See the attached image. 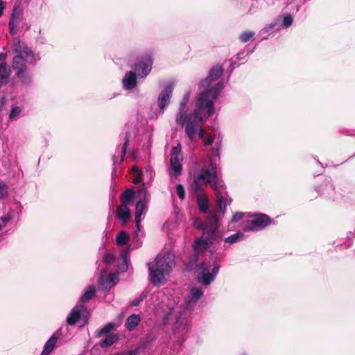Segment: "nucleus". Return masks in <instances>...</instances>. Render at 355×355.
Returning a JSON list of instances; mask_svg holds the SVG:
<instances>
[{"mask_svg":"<svg viewBox=\"0 0 355 355\" xmlns=\"http://www.w3.org/2000/svg\"><path fill=\"white\" fill-rule=\"evenodd\" d=\"M225 85L223 80L202 92L197 99L196 109L190 121H187L185 133L189 140L196 139L199 125L212 116L215 112L214 101L218 98Z\"/></svg>","mask_w":355,"mask_h":355,"instance_id":"nucleus-1","label":"nucleus"},{"mask_svg":"<svg viewBox=\"0 0 355 355\" xmlns=\"http://www.w3.org/2000/svg\"><path fill=\"white\" fill-rule=\"evenodd\" d=\"M16 53L12 58V67L22 85L29 86L33 82V73L28 65H35L39 60L25 43L18 41L14 44Z\"/></svg>","mask_w":355,"mask_h":355,"instance_id":"nucleus-2","label":"nucleus"},{"mask_svg":"<svg viewBox=\"0 0 355 355\" xmlns=\"http://www.w3.org/2000/svg\"><path fill=\"white\" fill-rule=\"evenodd\" d=\"M213 267L209 262L202 261L194 268L196 280L198 284L205 286H209L216 278L220 266L214 261Z\"/></svg>","mask_w":355,"mask_h":355,"instance_id":"nucleus-3","label":"nucleus"},{"mask_svg":"<svg viewBox=\"0 0 355 355\" xmlns=\"http://www.w3.org/2000/svg\"><path fill=\"white\" fill-rule=\"evenodd\" d=\"M193 178L196 179V181L210 184L215 191H217L220 187L217 175V164L213 161L210 162L208 168H201L199 173L195 174Z\"/></svg>","mask_w":355,"mask_h":355,"instance_id":"nucleus-4","label":"nucleus"},{"mask_svg":"<svg viewBox=\"0 0 355 355\" xmlns=\"http://www.w3.org/2000/svg\"><path fill=\"white\" fill-rule=\"evenodd\" d=\"M251 219L248 220L243 226L244 232H259L270 225L273 219L263 213H255L250 216Z\"/></svg>","mask_w":355,"mask_h":355,"instance_id":"nucleus-5","label":"nucleus"},{"mask_svg":"<svg viewBox=\"0 0 355 355\" xmlns=\"http://www.w3.org/2000/svg\"><path fill=\"white\" fill-rule=\"evenodd\" d=\"M153 60L151 53L147 52L138 56L134 64L136 75L139 78H145L151 71Z\"/></svg>","mask_w":355,"mask_h":355,"instance_id":"nucleus-6","label":"nucleus"},{"mask_svg":"<svg viewBox=\"0 0 355 355\" xmlns=\"http://www.w3.org/2000/svg\"><path fill=\"white\" fill-rule=\"evenodd\" d=\"M147 190L143 184L142 188L139 191L140 197L139 200L137 201L135 208V226H136V237L139 238V234L141 230V216L146 209V205L144 200L146 197Z\"/></svg>","mask_w":355,"mask_h":355,"instance_id":"nucleus-7","label":"nucleus"},{"mask_svg":"<svg viewBox=\"0 0 355 355\" xmlns=\"http://www.w3.org/2000/svg\"><path fill=\"white\" fill-rule=\"evenodd\" d=\"M190 326L184 318H177L173 327V336L171 338L174 342L182 343L185 340V336L190 330Z\"/></svg>","mask_w":355,"mask_h":355,"instance_id":"nucleus-8","label":"nucleus"},{"mask_svg":"<svg viewBox=\"0 0 355 355\" xmlns=\"http://www.w3.org/2000/svg\"><path fill=\"white\" fill-rule=\"evenodd\" d=\"M173 89L174 87L173 83H168L160 92L157 98V107L159 114H164L166 109L169 105Z\"/></svg>","mask_w":355,"mask_h":355,"instance_id":"nucleus-9","label":"nucleus"},{"mask_svg":"<svg viewBox=\"0 0 355 355\" xmlns=\"http://www.w3.org/2000/svg\"><path fill=\"white\" fill-rule=\"evenodd\" d=\"M315 191L320 196L334 200L336 199L335 187L329 177H324L322 183L315 187Z\"/></svg>","mask_w":355,"mask_h":355,"instance_id":"nucleus-10","label":"nucleus"},{"mask_svg":"<svg viewBox=\"0 0 355 355\" xmlns=\"http://www.w3.org/2000/svg\"><path fill=\"white\" fill-rule=\"evenodd\" d=\"M223 71L224 69L222 65L218 64L213 66L209 69L207 76L200 81L198 84L199 87H209L213 82L218 80L221 77Z\"/></svg>","mask_w":355,"mask_h":355,"instance_id":"nucleus-11","label":"nucleus"},{"mask_svg":"<svg viewBox=\"0 0 355 355\" xmlns=\"http://www.w3.org/2000/svg\"><path fill=\"white\" fill-rule=\"evenodd\" d=\"M190 96H191L190 90L185 92V94L180 102L178 112L175 116L176 123L178 125H181L182 126L184 125L185 122L190 121L192 118L191 114H186L184 116V111L186 107V105L189 103Z\"/></svg>","mask_w":355,"mask_h":355,"instance_id":"nucleus-12","label":"nucleus"},{"mask_svg":"<svg viewBox=\"0 0 355 355\" xmlns=\"http://www.w3.org/2000/svg\"><path fill=\"white\" fill-rule=\"evenodd\" d=\"M174 258L175 255L173 254L167 253L162 258L158 259L154 263V266L162 271V272L169 275L173 268L175 266Z\"/></svg>","mask_w":355,"mask_h":355,"instance_id":"nucleus-13","label":"nucleus"},{"mask_svg":"<svg viewBox=\"0 0 355 355\" xmlns=\"http://www.w3.org/2000/svg\"><path fill=\"white\" fill-rule=\"evenodd\" d=\"M150 281L155 286L163 285L166 282L165 277L167 275L154 266L153 263H148Z\"/></svg>","mask_w":355,"mask_h":355,"instance_id":"nucleus-14","label":"nucleus"},{"mask_svg":"<svg viewBox=\"0 0 355 355\" xmlns=\"http://www.w3.org/2000/svg\"><path fill=\"white\" fill-rule=\"evenodd\" d=\"M87 307L83 304L75 306L70 311L67 318V322L69 325H75L87 311Z\"/></svg>","mask_w":355,"mask_h":355,"instance_id":"nucleus-15","label":"nucleus"},{"mask_svg":"<svg viewBox=\"0 0 355 355\" xmlns=\"http://www.w3.org/2000/svg\"><path fill=\"white\" fill-rule=\"evenodd\" d=\"M138 76L133 71L125 72L122 79V87L125 90L131 91L136 88L138 83Z\"/></svg>","mask_w":355,"mask_h":355,"instance_id":"nucleus-16","label":"nucleus"},{"mask_svg":"<svg viewBox=\"0 0 355 355\" xmlns=\"http://www.w3.org/2000/svg\"><path fill=\"white\" fill-rule=\"evenodd\" d=\"M62 335V329L55 331L45 343L44 349L40 355H49L53 350L58 339Z\"/></svg>","mask_w":355,"mask_h":355,"instance_id":"nucleus-17","label":"nucleus"},{"mask_svg":"<svg viewBox=\"0 0 355 355\" xmlns=\"http://www.w3.org/2000/svg\"><path fill=\"white\" fill-rule=\"evenodd\" d=\"M202 234L211 242V245L220 243L223 237L222 232L219 230V228L216 227L204 228Z\"/></svg>","mask_w":355,"mask_h":355,"instance_id":"nucleus-18","label":"nucleus"},{"mask_svg":"<svg viewBox=\"0 0 355 355\" xmlns=\"http://www.w3.org/2000/svg\"><path fill=\"white\" fill-rule=\"evenodd\" d=\"M211 245V242L203 234L201 237L196 239L193 243V250L198 253L208 250Z\"/></svg>","mask_w":355,"mask_h":355,"instance_id":"nucleus-19","label":"nucleus"},{"mask_svg":"<svg viewBox=\"0 0 355 355\" xmlns=\"http://www.w3.org/2000/svg\"><path fill=\"white\" fill-rule=\"evenodd\" d=\"M203 295L204 291L202 288L198 287L191 288L190 293L186 300V304L188 306L196 304Z\"/></svg>","mask_w":355,"mask_h":355,"instance_id":"nucleus-20","label":"nucleus"},{"mask_svg":"<svg viewBox=\"0 0 355 355\" xmlns=\"http://www.w3.org/2000/svg\"><path fill=\"white\" fill-rule=\"evenodd\" d=\"M130 263V254L128 250H123L121 254L120 261L117 263L116 270L118 272H126Z\"/></svg>","mask_w":355,"mask_h":355,"instance_id":"nucleus-21","label":"nucleus"},{"mask_svg":"<svg viewBox=\"0 0 355 355\" xmlns=\"http://www.w3.org/2000/svg\"><path fill=\"white\" fill-rule=\"evenodd\" d=\"M10 76L6 62H0V88L8 83Z\"/></svg>","mask_w":355,"mask_h":355,"instance_id":"nucleus-22","label":"nucleus"},{"mask_svg":"<svg viewBox=\"0 0 355 355\" xmlns=\"http://www.w3.org/2000/svg\"><path fill=\"white\" fill-rule=\"evenodd\" d=\"M116 216L123 224L126 223L130 218V211L127 205H121L117 207Z\"/></svg>","mask_w":355,"mask_h":355,"instance_id":"nucleus-23","label":"nucleus"},{"mask_svg":"<svg viewBox=\"0 0 355 355\" xmlns=\"http://www.w3.org/2000/svg\"><path fill=\"white\" fill-rule=\"evenodd\" d=\"M141 317L137 314H131L128 316L125 320V328L131 331L134 330L140 323Z\"/></svg>","mask_w":355,"mask_h":355,"instance_id":"nucleus-24","label":"nucleus"},{"mask_svg":"<svg viewBox=\"0 0 355 355\" xmlns=\"http://www.w3.org/2000/svg\"><path fill=\"white\" fill-rule=\"evenodd\" d=\"M130 137V132H125V133L120 135V139L123 141L121 144V147L120 150V162H122L124 159V157L126 153L127 148L129 145V140Z\"/></svg>","mask_w":355,"mask_h":355,"instance_id":"nucleus-25","label":"nucleus"},{"mask_svg":"<svg viewBox=\"0 0 355 355\" xmlns=\"http://www.w3.org/2000/svg\"><path fill=\"white\" fill-rule=\"evenodd\" d=\"M119 281L117 275L114 273H110L106 279H101V286L103 289H110Z\"/></svg>","mask_w":355,"mask_h":355,"instance_id":"nucleus-26","label":"nucleus"},{"mask_svg":"<svg viewBox=\"0 0 355 355\" xmlns=\"http://www.w3.org/2000/svg\"><path fill=\"white\" fill-rule=\"evenodd\" d=\"M197 204H198L199 210L202 213L205 214L209 210V204L208 198L205 195H202V194L198 195Z\"/></svg>","mask_w":355,"mask_h":355,"instance_id":"nucleus-27","label":"nucleus"},{"mask_svg":"<svg viewBox=\"0 0 355 355\" xmlns=\"http://www.w3.org/2000/svg\"><path fill=\"white\" fill-rule=\"evenodd\" d=\"M96 288L94 285L89 286L85 293L81 295L80 302L85 303L92 300L96 295Z\"/></svg>","mask_w":355,"mask_h":355,"instance_id":"nucleus-28","label":"nucleus"},{"mask_svg":"<svg viewBox=\"0 0 355 355\" xmlns=\"http://www.w3.org/2000/svg\"><path fill=\"white\" fill-rule=\"evenodd\" d=\"M216 205L223 214L226 212L227 204L225 201V198L218 190L216 191Z\"/></svg>","mask_w":355,"mask_h":355,"instance_id":"nucleus-29","label":"nucleus"},{"mask_svg":"<svg viewBox=\"0 0 355 355\" xmlns=\"http://www.w3.org/2000/svg\"><path fill=\"white\" fill-rule=\"evenodd\" d=\"M155 339V336L153 334H148L143 340L139 342L136 349L139 350V349H145L148 348Z\"/></svg>","mask_w":355,"mask_h":355,"instance_id":"nucleus-30","label":"nucleus"},{"mask_svg":"<svg viewBox=\"0 0 355 355\" xmlns=\"http://www.w3.org/2000/svg\"><path fill=\"white\" fill-rule=\"evenodd\" d=\"M198 259L199 255L198 253L196 252H195V253H193V254L190 255L184 264L186 269L189 271L194 269V268L198 264L197 262L198 261Z\"/></svg>","mask_w":355,"mask_h":355,"instance_id":"nucleus-31","label":"nucleus"},{"mask_svg":"<svg viewBox=\"0 0 355 355\" xmlns=\"http://www.w3.org/2000/svg\"><path fill=\"white\" fill-rule=\"evenodd\" d=\"M119 340V336L117 334H108L106 335V337L101 341V346L103 348L108 347L113 345Z\"/></svg>","mask_w":355,"mask_h":355,"instance_id":"nucleus-32","label":"nucleus"},{"mask_svg":"<svg viewBox=\"0 0 355 355\" xmlns=\"http://www.w3.org/2000/svg\"><path fill=\"white\" fill-rule=\"evenodd\" d=\"M116 324L114 322H108L101 329L96 332L97 337H101L110 334V332L116 329Z\"/></svg>","mask_w":355,"mask_h":355,"instance_id":"nucleus-33","label":"nucleus"},{"mask_svg":"<svg viewBox=\"0 0 355 355\" xmlns=\"http://www.w3.org/2000/svg\"><path fill=\"white\" fill-rule=\"evenodd\" d=\"M277 22L274 21L269 24L266 25L259 32V35L262 37V40H266L267 35H270L272 33L273 29L277 26Z\"/></svg>","mask_w":355,"mask_h":355,"instance_id":"nucleus-34","label":"nucleus"},{"mask_svg":"<svg viewBox=\"0 0 355 355\" xmlns=\"http://www.w3.org/2000/svg\"><path fill=\"white\" fill-rule=\"evenodd\" d=\"M135 191L132 189H126L121 196V205L129 204L135 197Z\"/></svg>","mask_w":355,"mask_h":355,"instance_id":"nucleus-35","label":"nucleus"},{"mask_svg":"<svg viewBox=\"0 0 355 355\" xmlns=\"http://www.w3.org/2000/svg\"><path fill=\"white\" fill-rule=\"evenodd\" d=\"M129 234L125 231H121L116 237V242L119 246L125 245L129 241Z\"/></svg>","mask_w":355,"mask_h":355,"instance_id":"nucleus-36","label":"nucleus"},{"mask_svg":"<svg viewBox=\"0 0 355 355\" xmlns=\"http://www.w3.org/2000/svg\"><path fill=\"white\" fill-rule=\"evenodd\" d=\"M182 161V156L180 153V150H179L178 147L173 148L170 159V164H181Z\"/></svg>","mask_w":355,"mask_h":355,"instance_id":"nucleus-37","label":"nucleus"},{"mask_svg":"<svg viewBox=\"0 0 355 355\" xmlns=\"http://www.w3.org/2000/svg\"><path fill=\"white\" fill-rule=\"evenodd\" d=\"M219 228V218L217 214H212L209 216L208 222L204 228Z\"/></svg>","mask_w":355,"mask_h":355,"instance_id":"nucleus-38","label":"nucleus"},{"mask_svg":"<svg viewBox=\"0 0 355 355\" xmlns=\"http://www.w3.org/2000/svg\"><path fill=\"white\" fill-rule=\"evenodd\" d=\"M282 17V26L284 28H288L293 23V17L290 13H283Z\"/></svg>","mask_w":355,"mask_h":355,"instance_id":"nucleus-39","label":"nucleus"},{"mask_svg":"<svg viewBox=\"0 0 355 355\" xmlns=\"http://www.w3.org/2000/svg\"><path fill=\"white\" fill-rule=\"evenodd\" d=\"M243 237H244L243 234L238 232L225 238V243L233 244L236 242L241 241V240L243 239Z\"/></svg>","mask_w":355,"mask_h":355,"instance_id":"nucleus-40","label":"nucleus"},{"mask_svg":"<svg viewBox=\"0 0 355 355\" xmlns=\"http://www.w3.org/2000/svg\"><path fill=\"white\" fill-rule=\"evenodd\" d=\"M255 35L254 31H248L241 33L239 36V40L243 43H246L252 40Z\"/></svg>","mask_w":355,"mask_h":355,"instance_id":"nucleus-41","label":"nucleus"},{"mask_svg":"<svg viewBox=\"0 0 355 355\" xmlns=\"http://www.w3.org/2000/svg\"><path fill=\"white\" fill-rule=\"evenodd\" d=\"M222 139L218 136L217 141L215 144V146L211 148V156L212 157H220V151L221 149Z\"/></svg>","mask_w":355,"mask_h":355,"instance_id":"nucleus-42","label":"nucleus"},{"mask_svg":"<svg viewBox=\"0 0 355 355\" xmlns=\"http://www.w3.org/2000/svg\"><path fill=\"white\" fill-rule=\"evenodd\" d=\"M21 21V19H18V20H13V23H12V18H10V20H9V30H10V33L12 35H14L15 34H17V27H18V25L19 24Z\"/></svg>","mask_w":355,"mask_h":355,"instance_id":"nucleus-43","label":"nucleus"},{"mask_svg":"<svg viewBox=\"0 0 355 355\" xmlns=\"http://www.w3.org/2000/svg\"><path fill=\"white\" fill-rule=\"evenodd\" d=\"M103 259L107 266H110L114 262L115 255L112 252H107L104 254Z\"/></svg>","mask_w":355,"mask_h":355,"instance_id":"nucleus-44","label":"nucleus"},{"mask_svg":"<svg viewBox=\"0 0 355 355\" xmlns=\"http://www.w3.org/2000/svg\"><path fill=\"white\" fill-rule=\"evenodd\" d=\"M21 113V109L19 106H12L9 114V119L10 120L15 119Z\"/></svg>","mask_w":355,"mask_h":355,"instance_id":"nucleus-45","label":"nucleus"},{"mask_svg":"<svg viewBox=\"0 0 355 355\" xmlns=\"http://www.w3.org/2000/svg\"><path fill=\"white\" fill-rule=\"evenodd\" d=\"M10 18H12V22L13 20L21 19L22 12L20 9L15 6Z\"/></svg>","mask_w":355,"mask_h":355,"instance_id":"nucleus-46","label":"nucleus"},{"mask_svg":"<svg viewBox=\"0 0 355 355\" xmlns=\"http://www.w3.org/2000/svg\"><path fill=\"white\" fill-rule=\"evenodd\" d=\"M171 164V168L173 171V175L175 177L180 175L182 170V164L173 163V164Z\"/></svg>","mask_w":355,"mask_h":355,"instance_id":"nucleus-47","label":"nucleus"},{"mask_svg":"<svg viewBox=\"0 0 355 355\" xmlns=\"http://www.w3.org/2000/svg\"><path fill=\"white\" fill-rule=\"evenodd\" d=\"M8 194V187L6 184L0 179V199H3Z\"/></svg>","mask_w":355,"mask_h":355,"instance_id":"nucleus-48","label":"nucleus"},{"mask_svg":"<svg viewBox=\"0 0 355 355\" xmlns=\"http://www.w3.org/2000/svg\"><path fill=\"white\" fill-rule=\"evenodd\" d=\"M15 216V211L13 210H10L7 214L3 216L1 218V220L2 222L6 223L9 222L12 219H13Z\"/></svg>","mask_w":355,"mask_h":355,"instance_id":"nucleus-49","label":"nucleus"},{"mask_svg":"<svg viewBox=\"0 0 355 355\" xmlns=\"http://www.w3.org/2000/svg\"><path fill=\"white\" fill-rule=\"evenodd\" d=\"M176 192H177L178 197L181 200H183L185 198V190H184V187L182 184H178L176 186Z\"/></svg>","mask_w":355,"mask_h":355,"instance_id":"nucleus-50","label":"nucleus"},{"mask_svg":"<svg viewBox=\"0 0 355 355\" xmlns=\"http://www.w3.org/2000/svg\"><path fill=\"white\" fill-rule=\"evenodd\" d=\"M243 215H244V213H243V212H240V211L236 212L233 215L231 222L233 223H237L241 219H242V218L243 217Z\"/></svg>","mask_w":355,"mask_h":355,"instance_id":"nucleus-51","label":"nucleus"},{"mask_svg":"<svg viewBox=\"0 0 355 355\" xmlns=\"http://www.w3.org/2000/svg\"><path fill=\"white\" fill-rule=\"evenodd\" d=\"M193 184H194V191L198 193V194H200V193L202 191L200 181H196V179L193 178Z\"/></svg>","mask_w":355,"mask_h":355,"instance_id":"nucleus-52","label":"nucleus"},{"mask_svg":"<svg viewBox=\"0 0 355 355\" xmlns=\"http://www.w3.org/2000/svg\"><path fill=\"white\" fill-rule=\"evenodd\" d=\"M112 160H113V168L112 171V177H115L116 175V157L115 155L112 156Z\"/></svg>","mask_w":355,"mask_h":355,"instance_id":"nucleus-53","label":"nucleus"},{"mask_svg":"<svg viewBox=\"0 0 355 355\" xmlns=\"http://www.w3.org/2000/svg\"><path fill=\"white\" fill-rule=\"evenodd\" d=\"M245 51H240L239 53H238L236 54V59L239 60V61H241L243 60H244L246 56H245Z\"/></svg>","mask_w":355,"mask_h":355,"instance_id":"nucleus-54","label":"nucleus"},{"mask_svg":"<svg viewBox=\"0 0 355 355\" xmlns=\"http://www.w3.org/2000/svg\"><path fill=\"white\" fill-rule=\"evenodd\" d=\"M235 64L236 63L235 62H231L230 64V66L229 67V69L227 70V72H228V76H227V80H229L232 71H234V67H235Z\"/></svg>","mask_w":355,"mask_h":355,"instance_id":"nucleus-55","label":"nucleus"},{"mask_svg":"<svg viewBox=\"0 0 355 355\" xmlns=\"http://www.w3.org/2000/svg\"><path fill=\"white\" fill-rule=\"evenodd\" d=\"M214 142V137L212 136H208L207 139L204 142L205 146H209Z\"/></svg>","mask_w":355,"mask_h":355,"instance_id":"nucleus-56","label":"nucleus"},{"mask_svg":"<svg viewBox=\"0 0 355 355\" xmlns=\"http://www.w3.org/2000/svg\"><path fill=\"white\" fill-rule=\"evenodd\" d=\"M132 171L135 175H140L141 173H142V172L138 168L137 166H133L132 167Z\"/></svg>","mask_w":355,"mask_h":355,"instance_id":"nucleus-57","label":"nucleus"},{"mask_svg":"<svg viewBox=\"0 0 355 355\" xmlns=\"http://www.w3.org/2000/svg\"><path fill=\"white\" fill-rule=\"evenodd\" d=\"M141 176H142V173H141L140 175H135V178L133 180V182L135 184H139L141 182Z\"/></svg>","mask_w":355,"mask_h":355,"instance_id":"nucleus-58","label":"nucleus"},{"mask_svg":"<svg viewBox=\"0 0 355 355\" xmlns=\"http://www.w3.org/2000/svg\"><path fill=\"white\" fill-rule=\"evenodd\" d=\"M141 302V301L139 300V297H137V298L134 299L132 301L131 304L134 306H137L140 304Z\"/></svg>","mask_w":355,"mask_h":355,"instance_id":"nucleus-59","label":"nucleus"},{"mask_svg":"<svg viewBox=\"0 0 355 355\" xmlns=\"http://www.w3.org/2000/svg\"><path fill=\"white\" fill-rule=\"evenodd\" d=\"M198 134V137L200 138V139H203L205 137V136L206 135V132L204 130L202 129H198V131L197 132Z\"/></svg>","mask_w":355,"mask_h":355,"instance_id":"nucleus-60","label":"nucleus"},{"mask_svg":"<svg viewBox=\"0 0 355 355\" xmlns=\"http://www.w3.org/2000/svg\"><path fill=\"white\" fill-rule=\"evenodd\" d=\"M255 49H256V46H254V47H253L252 49H247V50H246V51H245V56H248V55H250V54L253 53H254V50H255Z\"/></svg>","mask_w":355,"mask_h":355,"instance_id":"nucleus-61","label":"nucleus"},{"mask_svg":"<svg viewBox=\"0 0 355 355\" xmlns=\"http://www.w3.org/2000/svg\"><path fill=\"white\" fill-rule=\"evenodd\" d=\"M5 3L2 0H0V17L2 15L3 10L5 9Z\"/></svg>","mask_w":355,"mask_h":355,"instance_id":"nucleus-62","label":"nucleus"},{"mask_svg":"<svg viewBox=\"0 0 355 355\" xmlns=\"http://www.w3.org/2000/svg\"><path fill=\"white\" fill-rule=\"evenodd\" d=\"M7 57L6 53H0V62H6V59Z\"/></svg>","mask_w":355,"mask_h":355,"instance_id":"nucleus-63","label":"nucleus"},{"mask_svg":"<svg viewBox=\"0 0 355 355\" xmlns=\"http://www.w3.org/2000/svg\"><path fill=\"white\" fill-rule=\"evenodd\" d=\"M147 297V293L142 292L139 298L142 302Z\"/></svg>","mask_w":355,"mask_h":355,"instance_id":"nucleus-64","label":"nucleus"}]
</instances>
